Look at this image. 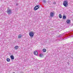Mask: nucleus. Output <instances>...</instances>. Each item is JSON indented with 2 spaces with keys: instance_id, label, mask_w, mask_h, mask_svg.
I'll list each match as a JSON object with an SVG mask.
<instances>
[{
  "instance_id": "f257e3e1",
  "label": "nucleus",
  "mask_w": 73,
  "mask_h": 73,
  "mask_svg": "<svg viewBox=\"0 0 73 73\" xmlns=\"http://www.w3.org/2000/svg\"><path fill=\"white\" fill-rule=\"evenodd\" d=\"M63 5L65 7H67L68 5V2L66 1H64L63 2Z\"/></svg>"
},
{
  "instance_id": "f03ea898",
  "label": "nucleus",
  "mask_w": 73,
  "mask_h": 73,
  "mask_svg": "<svg viewBox=\"0 0 73 73\" xmlns=\"http://www.w3.org/2000/svg\"><path fill=\"white\" fill-rule=\"evenodd\" d=\"M65 37H67V38H69L70 37H73V36H72V33H70L68 34H66L65 35Z\"/></svg>"
},
{
  "instance_id": "7ed1b4c3",
  "label": "nucleus",
  "mask_w": 73,
  "mask_h": 73,
  "mask_svg": "<svg viewBox=\"0 0 73 73\" xmlns=\"http://www.w3.org/2000/svg\"><path fill=\"white\" fill-rule=\"evenodd\" d=\"M7 14L9 15H11L12 13V10L10 9H8L7 10Z\"/></svg>"
},
{
  "instance_id": "20e7f679",
  "label": "nucleus",
  "mask_w": 73,
  "mask_h": 73,
  "mask_svg": "<svg viewBox=\"0 0 73 73\" xmlns=\"http://www.w3.org/2000/svg\"><path fill=\"white\" fill-rule=\"evenodd\" d=\"M40 8V6L39 5H37L35 6L34 8V11H36L38 8Z\"/></svg>"
},
{
  "instance_id": "39448f33",
  "label": "nucleus",
  "mask_w": 73,
  "mask_h": 73,
  "mask_svg": "<svg viewBox=\"0 0 73 73\" xmlns=\"http://www.w3.org/2000/svg\"><path fill=\"white\" fill-rule=\"evenodd\" d=\"M29 35L30 37H33L34 33L33 32H31L29 33Z\"/></svg>"
},
{
  "instance_id": "423d86ee",
  "label": "nucleus",
  "mask_w": 73,
  "mask_h": 73,
  "mask_svg": "<svg viewBox=\"0 0 73 73\" xmlns=\"http://www.w3.org/2000/svg\"><path fill=\"white\" fill-rule=\"evenodd\" d=\"M50 17H54V13H53V12H51L50 13Z\"/></svg>"
},
{
  "instance_id": "0eeeda50",
  "label": "nucleus",
  "mask_w": 73,
  "mask_h": 73,
  "mask_svg": "<svg viewBox=\"0 0 73 73\" xmlns=\"http://www.w3.org/2000/svg\"><path fill=\"white\" fill-rule=\"evenodd\" d=\"M34 54L35 55H36V56H38V52L37 51H35V52H34Z\"/></svg>"
},
{
  "instance_id": "6e6552de",
  "label": "nucleus",
  "mask_w": 73,
  "mask_h": 73,
  "mask_svg": "<svg viewBox=\"0 0 73 73\" xmlns=\"http://www.w3.org/2000/svg\"><path fill=\"white\" fill-rule=\"evenodd\" d=\"M66 22L67 24H69L70 23V20L69 19H68L67 20Z\"/></svg>"
},
{
  "instance_id": "1a4fd4ad",
  "label": "nucleus",
  "mask_w": 73,
  "mask_h": 73,
  "mask_svg": "<svg viewBox=\"0 0 73 73\" xmlns=\"http://www.w3.org/2000/svg\"><path fill=\"white\" fill-rule=\"evenodd\" d=\"M10 57L11 60H14L15 59V58H14V56L13 55H11Z\"/></svg>"
},
{
  "instance_id": "9d476101",
  "label": "nucleus",
  "mask_w": 73,
  "mask_h": 73,
  "mask_svg": "<svg viewBox=\"0 0 73 73\" xmlns=\"http://www.w3.org/2000/svg\"><path fill=\"white\" fill-rule=\"evenodd\" d=\"M6 60L7 62H10L11 60L9 58H7L6 59Z\"/></svg>"
},
{
  "instance_id": "9b49d317",
  "label": "nucleus",
  "mask_w": 73,
  "mask_h": 73,
  "mask_svg": "<svg viewBox=\"0 0 73 73\" xmlns=\"http://www.w3.org/2000/svg\"><path fill=\"white\" fill-rule=\"evenodd\" d=\"M59 17L60 19H61L62 18V15H61V14H60L59 15Z\"/></svg>"
},
{
  "instance_id": "f8f14e48",
  "label": "nucleus",
  "mask_w": 73,
  "mask_h": 73,
  "mask_svg": "<svg viewBox=\"0 0 73 73\" xmlns=\"http://www.w3.org/2000/svg\"><path fill=\"white\" fill-rule=\"evenodd\" d=\"M22 35L20 34H19V35H18V38H21V37H22Z\"/></svg>"
},
{
  "instance_id": "ddd939ff",
  "label": "nucleus",
  "mask_w": 73,
  "mask_h": 73,
  "mask_svg": "<svg viewBox=\"0 0 73 73\" xmlns=\"http://www.w3.org/2000/svg\"><path fill=\"white\" fill-rule=\"evenodd\" d=\"M15 49H17L18 48H19V46H16L15 47H14Z\"/></svg>"
},
{
  "instance_id": "4468645a",
  "label": "nucleus",
  "mask_w": 73,
  "mask_h": 73,
  "mask_svg": "<svg viewBox=\"0 0 73 73\" xmlns=\"http://www.w3.org/2000/svg\"><path fill=\"white\" fill-rule=\"evenodd\" d=\"M63 19H66V17L65 15H63Z\"/></svg>"
},
{
  "instance_id": "2eb2a0df",
  "label": "nucleus",
  "mask_w": 73,
  "mask_h": 73,
  "mask_svg": "<svg viewBox=\"0 0 73 73\" xmlns=\"http://www.w3.org/2000/svg\"><path fill=\"white\" fill-rule=\"evenodd\" d=\"M42 2L44 4H45L46 3V0H43Z\"/></svg>"
},
{
  "instance_id": "dca6fc26",
  "label": "nucleus",
  "mask_w": 73,
  "mask_h": 73,
  "mask_svg": "<svg viewBox=\"0 0 73 73\" xmlns=\"http://www.w3.org/2000/svg\"><path fill=\"white\" fill-rule=\"evenodd\" d=\"M43 52H45L46 51V50L45 49H43L42 50Z\"/></svg>"
},
{
  "instance_id": "f3484780",
  "label": "nucleus",
  "mask_w": 73,
  "mask_h": 73,
  "mask_svg": "<svg viewBox=\"0 0 73 73\" xmlns=\"http://www.w3.org/2000/svg\"><path fill=\"white\" fill-rule=\"evenodd\" d=\"M39 56L40 57H42V56H43V55H42V54H39Z\"/></svg>"
},
{
  "instance_id": "a211bd4d",
  "label": "nucleus",
  "mask_w": 73,
  "mask_h": 73,
  "mask_svg": "<svg viewBox=\"0 0 73 73\" xmlns=\"http://www.w3.org/2000/svg\"><path fill=\"white\" fill-rule=\"evenodd\" d=\"M61 36V35H60L58 36V37H60Z\"/></svg>"
},
{
  "instance_id": "6ab92c4d",
  "label": "nucleus",
  "mask_w": 73,
  "mask_h": 73,
  "mask_svg": "<svg viewBox=\"0 0 73 73\" xmlns=\"http://www.w3.org/2000/svg\"><path fill=\"white\" fill-rule=\"evenodd\" d=\"M16 5H17V6L19 5V4L18 3H16Z\"/></svg>"
},
{
  "instance_id": "aec40b11",
  "label": "nucleus",
  "mask_w": 73,
  "mask_h": 73,
  "mask_svg": "<svg viewBox=\"0 0 73 73\" xmlns=\"http://www.w3.org/2000/svg\"><path fill=\"white\" fill-rule=\"evenodd\" d=\"M67 63H68V65H69V62H67Z\"/></svg>"
},
{
  "instance_id": "412c9836",
  "label": "nucleus",
  "mask_w": 73,
  "mask_h": 73,
  "mask_svg": "<svg viewBox=\"0 0 73 73\" xmlns=\"http://www.w3.org/2000/svg\"><path fill=\"white\" fill-rule=\"evenodd\" d=\"M63 40H65V38H62Z\"/></svg>"
},
{
  "instance_id": "4be33fe9",
  "label": "nucleus",
  "mask_w": 73,
  "mask_h": 73,
  "mask_svg": "<svg viewBox=\"0 0 73 73\" xmlns=\"http://www.w3.org/2000/svg\"><path fill=\"white\" fill-rule=\"evenodd\" d=\"M54 4H56V3H54Z\"/></svg>"
},
{
  "instance_id": "5701e85b",
  "label": "nucleus",
  "mask_w": 73,
  "mask_h": 73,
  "mask_svg": "<svg viewBox=\"0 0 73 73\" xmlns=\"http://www.w3.org/2000/svg\"><path fill=\"white\" fill-rule=\"evenodd\" d=\"M73 26V25H71V26Z\"/></svg>"
}]
</instances>
